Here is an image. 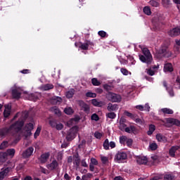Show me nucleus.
Wrapping results in <instances>:
<instances>
[{
    "instance_id": "nucleus-1",
    "label": "nucleus",
    "mask_w": 180,
    "mask_h": 180,
    "mask_svg": "<svg viewBox=\"0 0 180 180\" xmlns=\"http://www.w3.org/2000/svg\"><path fill=\"white\" fill-rule=\"evenodd\" d=\"M19 116H20V118L18 120V121L11 124L10 127H6L0 130V136L5 137L11 134L14 136L22 129L25 119H27L28 116V112L25 111L22 113H17L16 115L14 116L12 121L15 120V119L17 117H19Z\"/></svg>"
},
{
    "instance_id": "nucleus-2",
    "label": "nucleus",
    "mask_w": 180,
    "mask_h": 180,
    "mask_svg": "<svg viewBox=\"0 0 180 180\" xmlns=\"http://www.w3.org/2000/svg\"><path fill=\"white\" fill-rule=\"evenodd\" d=\"M139 48L142 50L143 55L139 54V59L141 62L146 63L148 65H150L153 61V56L146 47H144L143 45H139Z\"/></svg>"
},
{
    "instance_id": "nucleus-3",
    "label": "nucleus",
    "mask_w": 180,
    "mask_h": 180,
    "mask_svg": "<svg viewBox=\"0 0 180 180\" xmlns=\"http://www.w3.org/2000/svg\"><path fill=\"white\" fill-rule=\"evenodd\" d=\"M78 131L79 128L77 126L70 128V129L68 131V134H66V140H68V141H72L73 139H75Z\"/></svg>"
},
{
    "instance_id": "nucleus-4",
    "label": "nucleus",
    "mask_w": 180,
    "mask_h": 180,
    "mask_svg": "<svg viewBox=\"0 0 180 180\" xmlns=\"http://www.w3.org/2000/svg\"><path fill=\"white\" fill-rule=\"evenodd\" d=\"M107 98L109 101L112 102H120L122 101V96L112 92H109L107 94Z\"/></svg>"
},
{
    "instance_id": "nucleus-5",
    "label": "nucleus",
    "mask_w": 180,
    "mask_h": 180,
    "mask_svg": "<svg viewBox=\"0 0 180 180\" xmlns=\"http://www.w3.org/2000/svg\"><path fill=\"white\" fill-rule=\"evenodd\" d=\"M22 90L16 84L12 88V96L14 98L18 99L20 97Z\"/></svg>"
},
{
    "instance_id": "nucleus-6",
    "label": "nucleus",
    "mask_w": 180,
    "mask_h": 180,
    "mask_svg": "<svg viewBox=\"0 0 180 180\" xmlns=\"http://www.w3.org/2000/svg\"><path fill=\"white\" fill-rule=\"evenodd\" d=\"M127 158V155L126 152H118L115 155V159L118 162H122L124 160H126Z\"/></svg>"
},
{
    "instance_id": "nucleus-7",
    "label": "nucleus",
    "mask_w": 180,
    "mask_h": 180,
    "mask_svg": "<svg viewBox=\"0 0 180 180\" xmlns=\"http://www.w3.org/2000/svg\"><path fill=\"white\" fill-rule=\"evenodd\" d=\"M160 53L166 58H169L172 55V52L169 51L167 46H162L160 49Z\"/></svg>"
},
{
    "instance_id": "nucleus-8",
    "label": "nucleus",
    "mask_w": 180,
    "mask_h": 180,
    "mask_svg": "<svg viewBox=\"0 0 180 180\" xmlns=\"http://www.w3.org/2000/svg\"><path fill=\"white\" fill-rule=\"evenodd\" d=\"M169 36L176 37L180 35V27H176L168 32Z\"/></svg>"
},
{
    "instance_id": "nucleus-9",
    "label": "nucleus",
    "mask_w": 180,
    "mask_h": 180,
    "mask_svg": "<svg viewBox=\"0 0 180 180\" xmlns=\"http://www.w3.org/2000/svg\"><path fill=\"white\" fill-rule=\"evenodd\" d=\"M94 43L91 42V41H85L84 43H82L81 45L79 46V49L86 51L89 49V46H93Z\"/></svg>"
},
{
    "instance_id": "nucleus-10",
    "label": "nucleus",
    "mask_w": 180,
    "mask_h": 180,
    "mask_svg": "<svg viewBox=\"0 0 180 180\" xmlns=\"http://www.w3.org/2000/svg\"><path fill=\"white\" fill-rule=\"evenodd\" d=\"M34 152V148L32 146L29 147L22 153V157L24 158H30Z\"/></svg>"
},
{
    "instance_id": "nucleus-11",
    "label": "nucleus",
    "mask_w": 180,
    "mask_h": 180,
    "mask_svg": "<svg viewBox=\"0 0 180 180\" xmlns=\"http://www.w3.org/2000/svg\"><path fill=\"white\" fill-rule=\"evenodd\" d=\"M79 105L81 107L82 110H84V112H85V113H89L90 107L89 105L85 103L83 101H79Z\"/></svg>"
},
{
    "instance_id": "nucleus-12",
    "label": "nucleus",
    "mask_w": 180,
    "mask_h": 180,
    "mask_svg": "<svg viewBox=\"0 0 180 180\" xmlns=\"http://www.w3.org/2000/svg\"><path fill=\"white\" fill-rule=\"evenodd\" d=\"M34 129V124L32 122L27 124L25 127L24 130L27 132V136H30L32 135L31 131Z\"/></svg>"
},
{
    "instance_id": "nucleus-13",
    "label": "nucleus",
    "mask_w": 180,
    "mask_h": 180,
    "mask_svg": "<svg viewBox=\"0 0 180 180\" xmlns=\"http://www.w3.org/2000/svg\"><path fill=\"white\" fill-rule=\"evenodd\" d=\"M11 167H6V169H1L0 172V180H4L6 176H7L11 172Z\"/></svg>"
},
{
    "instance_id": "nucleus-14",
    "label": "nucleus",
    "mask_w": 180,
    "mask_h": 180,
    "mask_svg": "<svg viewBox=\"0 0 180 180\" xmlns=\"http://www.w3.org/2000/svg\"><path fill=\"white\" fill-rule=\"evenodd\" d=\"M12 110V105L8 103L5 105V110L4 111V117H8L11 115V110Z\"/></svg>"
},
{
    "instance_id": "nucleus-15",
    "label": "nucleus",
    "mask_w": 180,
    "mask_h": 180,
    "mask_svg": "<svg viewBox=\"0 0 180 180\" xmlns=\"http://www.w3.org/2000/svg\"><path fill=\"white\" fill-rule=\"evenodd\" d=\"M91 103L96 107L101 108L106 105V103L105 101H98L97 99H92Z\"/></svg>"
},
{
    "instance_id": "nucleus-16",
    "label": "nucleus",
    "mask_w": 180,
    "mask_h": 180,
    "mask_svg": "<svg viewBox=\"0 0 180 180\" xmlns=\"http://www.w3.org/2000/svg\"><path fill=\"white\" fill-rule=\"evenodd\" d=\"M107 109L108 112H116V110L119 109V105H117V104H112L111 103H109L108 104Z\"/></svg>"
},
{
    "instance_id": "nucleus-17",
    "label": "nucleus",
    "mask_w": 180,
    "mask_h": 180,
    "mask_svg": "<svg viewBox=\"0 0 180 180\" xmlns=\"http://www.w3.org/2000/svg\"><path fill=\"white\" fill-rule=\"evenodd\" d=\"M46 167L49 170H54L58 167V163L56 160H53V162L47 165Z\"/></svg>"
},
{
    "instance_id": "nucleus-18",
    "label": "nucleus",
    "mask_w": 180,
    "mask_h": 180,
    "mask_svg": "<svg viewBox=\"0 0 180 180\" xmlns=\"http://www.w3.org/2000/svg\"><path fill=\"white\" fill-rule=\"evenodd\" d=\"M136 162L139 165H146L148 162V158L146 156H138L136 158Z\"/></svg>"
},
{
    "instance_id": "nucleus-19",
    "label": "nucleus",
    "mask_w": 180,
    "mask_h": 180,
    "mask_svg": "<svg viewBox=\"0 0 180 180\" xmlns=\"http://www.w3.org/2000/svg\"><path fill=\"white\" fill-rule=\"evenodd\" d=\"M180 149V146H172V148H170V150H169V155H170V156L172 158H174L175 157V153Z\"/></svg>"
},
{
    "instance_id": "nucleus-20",
    "label": "nucleus",
    "mask_w": 180,
    "mask_h": 180,
    "mask_svg": "<svg viewBox=\"0 0 180 180\" xmlns=\"http://www.w3.org/2000/svg\"><path fill=\"white\" fill-rule=\"evenodd\" d=\"M158 68L159 65H155L153 68H150V69H146V72L150 76H153L155 75V70H158Z\"/></svg>"
},
{
    "instance_id": "nucleus-21",
    "label": "nucleus",
    "mask_w": 180,
    "mask_h": 180,
    "mask_svg": "<svg viewBox=\"0 0 180 180\" xmlns=\"http://www.w3.org/2000/svg\"><path fill=\"white\" fill-rule=\"evenodd\" d=\"M124 131L128 134H137V129L134 126H130L129 127H126Z\"/></svg>"
},
{
    "instance_id": "nucleus-22",
    "label": "nucleus",
    "mask_w": 180,
    "mask_h": 180,
    "mask_svg": "<svg viewBox=\"0 0 180 180\" xmlns=\"http://www.w3.org/2000/svg\"><path fill=\"white\" fill-rule=\"evenodd\" d=\"M49 157H50L49 153H43L41 155L39 160L41 163H46L47 162L48 159L49 158Z\"/></svg>"
},
{
    "instance_id": "nucleus-23",
    "label": "nucleus",
    "mask_w": 180,
    "mask_h": 180,
    "mask_svg": "<svg viewBox=\"0 0 180 180\" xmlns=\"http://www.w3.org/2000/svg\"><path fill=\"white\" fill-rule=\"evenodd\" d=\"M167 122L172 125H176V126L180 125V121L179 120L174 119V118H167Z\"/></svg>"
},
{
    "instance_id": "nucleus-24",
    "label": "nucleus",
    "mask_w": 180,
    "mask_h": 180,
    "mask_svg": "<svg viewBox=\"0 0 180 180\" xmlns=\"http://www.w3.org/2000/svg\"><path fill=\"white\" fill-rule=\"evenodd\" d=\"M41 96V94L39 93H35V94H31L29 95V100L32 101H36Z\"/></svg>"
},
{
    "instance_id": "nucleus-25",
    "label": "nucleus",
    "mask_w": 180,
    "mask_h": 180,
    "mask_svg": "<svg viewBox=\"0 0 180 180\" xmlns=\"http://www.w3.org/2000/svg\"><path fill=\"white\" fill-rule=\"evenodd\" d=\"M63 101V99L59 96H53L51 99V103L54 105H58Z\"/></svg>"
},
{
    "instance_id": "nucleus-26",
    "label": "nucleus",
    "mask_w": 180,
    "mask_h": 180,
    "mask_svg": "<svg viewBox=\"0 0 180 180\" xmlns=\"http://www.w3.org/2000/svg\"><path fill=\"white\" fill-rule=\"evenodd\" d=\"M174 70L172 63H165L164 71L165 72H172Z\"/></svg>"
},
{
    "instance_id": "nucleus-27",
    "label": "nucleus",
    "mask_w": 180,
    "mask_h": 180,
    "mask_svg": "<svg viewBox=\"0 0 180 180\" xmlns=\"http://www.w3.org/2000/svg\"><path fill=\"white\" fill-rule=\"evenodd\" d=\"M53 85L51 84H45V85H42L40 89L42 90V91H49L50 89H53Z\"/></svg>"
},
{
    "instance_id": "nucleus-28",
    "label": "nucleus",
    "mask_w": 180,
    "mask_h": 180,
    "mask_svg": "<svg viewBox=\"0 0 180 180\" xmlns=\"http://www.w3.org/2000/svg\"><path fill=\"white\" fill-rule=\"evenodd\" d=\"M8 158V153L6 152H0V162H6Z\"/></svg>"
},
{
    "instance_id": "nucleus-29",
    "label": "nucleus",
    "mask_w": 180,
    "mask_h": 180,
    "mask_svg": "<svg viewBox=\"0 0 180 180\" xmlns=\"http://www.w3.org/2000/svg\"><path fill=\"white\" fill-rule=\"evenodd\" d=\"M162 15L161 13H158L156 16L153 18V23L155 24L158 22L162 21Z\"/></svg>"
},
{
    "instance_id": "nucleus-30",
    "label": "nucleus",
    "mask_w": 180,
    "mask_h": 180,
    "mask_svg": "<svg viewBox=\"0 0 180 180\" xmlns=\"http://www.w3.org/2000/svg\"><path fill=\"white\" fill-rule=\"evenodd\" d=\"M101 160L102 162V164L107 165L109 163V158L107 156H105L103 155H100Z\"/></svg>"
},
{
    "instance_id": "nucleus-31",
    "label": "nucleus",
    "mask_w": 180,
    "mask_h": 180,
    "mask_svg": "<svg viewBox=\"0 0 180 180\" xmlns=\"http://www.w3.org/2000/svg\"><path fill=\"white\" fill-rule=\"evenodd\" d=\"M51 112L55 113V115H57L58 116H61V111L59 110V108L56 106H54L51 108Z\"/></svg>"
},
{
    "instance_id": "nucleus-32",
    "label": "nucleus",
    "mask_w": 180,
    "mask_h": 180,
    "mask_svg": "<svg viewBox=\"0 0 180 180\" xmlns=\"http://www.w3.org/2000/svg\"><path fill=\"white\" fill-rule=\"evenodd\" d=\"M16 153V150L15 148H9L7 149L6 153L7 154V156H11L13 157L15 155V153Z\"/></svg>"
},
{
    "instance_id": "nucleus-33",
    "label": "nucleus",
    "mask_w": 180,
    "mask_h": 180,
    "mask_svg": "<svg viewBox=\"0 0 180 180\" xmlns=\"http://www.w3.org/2000/svg\"><path fill=\"white\" fill-rule=\"evenodd\" d=\"M156 139L159 142H165L167 141L165 136H164L161 134H158L156 136Z\"/></svg>"
},
{
    "instance_id": "nucleus-34",
    "label": "nucleus",
    "mask_w": 180,
    "mask_h": 180,
    "mask_svg": "<svg viewBox=\"0 0 180 180\" xmlns=\"http://www.w3.org/2000/svg\"><path fill=\"white\" fill-rule=\"evenodd\" d=\"M106 119H116V113L110 111V112L105 114Z\"/></svg>"
},
{
    "instance_id": "nucleus-35",
    "label": "nucleus",
    "mask_w": 180,
    "mask_h": 180,
    "mask_svg": "<svg viewBox=\"0 0 180 180\" xmlns=\"http://www.w3.org/2000/svg\"><path fill=\"white\" fill-rule=\"evenodd\" d=\"M158 148V144L155 142L150 143L149 149L152 151L156 150Z\"/></svg>"
},
{
    "instance_id": "nucleus-36",
    "label": "nucleus",
    "mask_w": 180,
    "mask_h": 180,
    "mask_svg": "<svg viewBox=\"0 0 180 180\" xmlns=\"http://www.w3.org/2000/svg\"><path fill=\"white\" fill-rule=\"evenodd\" d=\"M162 112L165 115H173L174 111L169 108H165L162 109Z\"/></svg>"
},
{
    "instance_id": "nucleus-37",
    "label": "nucleus",
    "mask_w": 180,
    "mask_h": 180,
    "mask_svg": "<svg viewBox=\"0 0 180 180\" xmlns=\"http://www.w3.org/2000/svg\"><path fill=\"white\" fill-rule=\"evenodd\" d=\"M127 125L124 123V122L122 121V120H120V129L122 131H124L126 130Z\"/></svg>"
},
{
    "instance_id": "nucleus-38",
    "label": "nucleus",
    "mask_w": 180,
    "mask_h": 180,
    "mask_svg": "<svg viewBox=\"0 0 180 180\" xmlns=\"http://www.w3.org/2000/svg\"><path fill=\"white\" fill-rule=\"evenodd\" d=\"M103 148L105 150H108L110 149V142H109V139H106L105 141H104V143H103Z\"/></svg>"
},
{
    "instance_id": "nucleus-39",
    "label": "nucleus",
    "mask_w": 180,
    "mask_h": 180,
    "mask_svg": "<svg viewBox=\"0 0 180 180\" xmlns=\"http://www.w3.org/2000/svg\"><path fill=\"white\" fill-rule=\"evenodd\" d=\"M8 147V141H4L0 145V150H4Z\"/></svg>"
},
{
    "instance_id": "nucleus-40",
    "label": "nucleus",
    "mask_w": 180,
    "mask_h": 180,
    "mask_svg": "<svg viewBox=\"0 0 180 180\" xmlns=\"http://www.w3.org/2000/svg\"><path fill=\"white\" fill-rule=\"evenodd\" d=\"M74 94H75V90L70 89L69 90V91L66 92V98H71L73 97Z\"/></svg>"
},
{
    "instance_id": "nucleus-41",
    "label": "nucleus",
    "mask_w": 180,
    "mask_h": 180,
    "mask_svg": "<svg viewBox=\"0 0 180 180\" xmlns=\"http://www.w3.org/2000/svg\"><path fill=\"white\" fill-rule=\"evenodd\" d=\"M64 112L66 113V115H72V113H74V110L71 107H66Z\"/></svg>"
},
{
    "instance_id": "nucleus-42",
    "label": "nucleus",
    "mask_w": 180,
    "mask_h": 180,
    "mask_svg": "<svg viewBox=\"0 0 180 180\" xmlns=\"http://www.w3.org/2000/svg\"><path fill=\"white\" fill-rule=\"evenodd\" d=\"M58 121L56 120H50L49 124L53 128L55 129L56 125L58 124Z\"/></svg>"
},
{
    "instance_id": "nucleus-43",
    "label": "nucleus",
    "mask_w": 180,
    "mask_h": 180,
    "mask_svg": "<svg viewBox=\"0 0 180 180\" xmlns=\"http://www.w3.org/2000/svg\"><path fill=\"white\" fill-rule=\"evenodd\" d=\"M155 130V125L150 124L149 127V131H148V135L151 136Z\"/></svg>"
},
{
    "instance_id": "nucleus-44",
    "label": "nucleus",
    "mask_w": 180,
    "mask_h": 180,
    "mask_svg": "<svg viewBox=\"0 0 180 180\" xmlns=\"http://www.w3.org/2000/svg\"><path fill=\"white\" fill-rule=\"evenodd\" d=\"M143 13L147 15H151V10L149 6H146L143 8Z\"/></svg>"
},
{
    "instance_id": "nucleus-45",
    "label": "nucleus",
    "mask_w": 180,
    "mask_h": 180,
    "mask_svg": "<svg viewBox=\"0 0 180 180\" xmlns=\"http://www.w3.org/2000/svg\"><path fill=\"white\" fill-rule=\"evenodd\" d=\"M93 174L91 173H86L85 175L82 176V180H88L89 179L92 178Z\"/></svg>"
},
{
    "instance_id": "nucleus-46",
    "label": "nucleus",
    "mask_w": 180,
    "mask_h": 180,
    "mask_svg": "<svg viewBox=\"0 0 180 180\" xmlns=\"http://www.w3.org/2000/svg\"><path fill=\"white\" fill-rule=\"evenodd\" d=\"M91 83L94 86H100L101 83L98 82V80L96 78H93L91 79Z\"/></svg>"
},
{
    "instance_id": "nucleus-47",
    "label": "nucleus",
    "mask_w": 180,
    "mask_h": 180,
    "mask_svg": "<svg viewBox=\"0 0 180 180\" xmlns=\"http://www.w3.org/2000/svg\"><path fill=\"white\" fill-rule=\"evenodd\" d=\"M163 84L167 88V91L169 92V94H170V96H174V91H173L172 89V88H169L168 89L167 87V83L165 82H164Z\"/></svg>"
},
{
    "instance_id": "nucleus-48",
    "label": "nucleus",
    "mask_w": 180,
    "mask_h": 180,
    "mask_svg": "<svg viewBox=\"0 0 180 180\" xmlns=\"http://www.w3.org/2000/svg\"><path fill=\"white\" fill-rule=\"evenodd\" d=\"M124 115L127 116V117H130L131 119H134V115H133L131 112H129L128 111L125 110L124 112Z\"/></svg>"
},
{
    "instance_id": "nucleus-49",
    "label": "nucleus",
    "mask_w": 180,
    "mask_h": 180,
    "mask_svg": "<svg viewBox=\"0 0 180 180\" xmlns=\"http://www.w3.org/2000/svg\"><path fill=\"white\" fill-rule=\"evenodd\" d=\"M91 119L93 121L98 122L99 121V117L97 114L94 113L91 116Z\"/></svg>"
},
{
    "instance_id": "nucleus-50",
    "label": "nucleus",
    "mask_w": 180,
    "mask_h": 180,
    "mask_svg": "<svg viewBox=\"0 0 180 180\" xmlns=\"http://www.w3.org/2000/svg\"><path fill=\"white\" fill-rule=\"evenodd\" d=\"M127 140V138L126 137V136H122L120 137V143L121 144H124V143H126Z\"/></svg>"
},
{
    "instance_id": "nucleus-51",
    "label": "nucleus",
    "mask_w": 180,
    "mask_h": 180,
    "mask_svg": "<svg viewBox=\"0 0 180 180\" xmlns=\"http://www.w3.org/2000/svg\"><path fill=\"white\" fill-rule=\"evenodd\" d=\"M86 97H89V98H96L97 96L96 93H93V92H87L86 94Z\"/></svg>"
},
{
    "instance_id": "nucleus-52",
    "label": "nucleus",
    "mask_w": 180,
    "mask_h": 180,
    "mask_svg": "<svg viewBox=\"0 0 180 180\" xmlns=\"http://www.w3.org/2000/svg\"><path fill=\"white\" fill-rule=\"evenodd\" d=\"M41 130V127H37V129L36 130L34 134V137L35 139L39 136Z\"/></svg>"
},
{
    "instance_id": "nucleus-53",
    "label": "nucleus",
    "mask_w": 180,
    "mask_h": 180,
    "mask_svg": "<svg viewBox=\"0 0 180 180\" xmlns=\"http://www.w3.org/2000/svg\"><path fill=\"white\" fill-rule=\"evenodd\" d=\"M55 129H56L58 131H61L63 129V124L60 122H58Z\"/></svg>"
},
{
    "instance_id": "nucleus-54",
    "label": "nucleus",
    "mask_w": 180,
    "mask_h": 180,
    "mask_svg": "<svg viewBox=\"0 0 180 180\" xmlns=\"http://www.w3.org/2000/svg\"><path fill=\"white\" fill-rule=\"evenodd\" d=\"M98 34L101 37L104 38V37H106L107 32H105V31H103V30H101V31H98Z\"/></svg>"
},
{
    "instance_id": "nucleus-55",
    "label": "nucleus",
    "mask_w": 180,
    "mask_h": 180,
    "mask_svg": "<svg viewBox=\"0 0 180 180\" xmlns=\"http://www.w3.org/2000/svg\"><path fill=\"white\" fill-rule=\"evenodd\" d=\"M150 5H151L152 6H155V8H158V6H159L158 2L155 0L150 1Z\"/></svg>"
},
{
    "instance_id": "nucleus-56",
    "label": "nucleus",
    "mask_w": 180,
    "mask_h": 180,
    "mask_svg": "<svg viewBox=\"0 0 180 180\" xmlns=\"http://www.w3.org/2000/svg\"><path fill=\"white\" fill-rule=\"evenodd\" d=\"M174 176L171 174H166L164 177L165 180H174Z\"/></svg>"
},
{
    "instance_id": "nucleus-57",
    "label": "nucleus",
    "mask_w": 180,
    "mask_h": 180,
    "mask_svg": "<svg viewBox=\"0 0 180 180\" xmlns=\"http://www.w3.org/2000/svg\"><path fill=\"white\" fill-rule=\"evenodd\" d=\"M94 137L97 139H101L102 137V134L99 131H96L94 133Z\"/></svg>"
},
{
    "instance_id": "nucleus-58",
    "label": "nucleus",
    "mask_w": 180,
    "mask_h": 180,
    "mask_svg": "<svg viewBox=\"0 0 180 180\" xmlns=\"http://www.w3.org/2000/svg\"><path fill=\"white\" fill-rule=\"evenodd\" d=\"M91 164L93 165H98V161L96 158H91Z\"/></svg>"
},
{
    "instance_id": "nucleus-59",
    "label": "nucleus",
    "mask_w": 180,
    "mask_h": 180,
    "mask_svg": "<svg viewBox=\"0 0 180 180\" xmlns=\"http://www.w3.org/2000/svg\"><path fill=\"white\" fill-rule=\"evenodd\" d=\"M126 143L128 147H131L133 143V140L131 139H127L126 141Z\"/></svg>"
},
{
    "instance_id": "nucleus-60",
    "label": "nucleus",
    "mask_w": 180,
    "mask_h": 180,
    "mask_svg": "<svg viewBox=\"0 0 180 180\" xmlns=\"http://www.w3.org/2000/svg\"><path fill=\"white\" fill-rule=\"evenodd\" d=\"M121 72L124 75H131V72H129L127 70L122 68L121 69Z\"/></svg>"
},
{
    "instance_id": "nucleus-61",
    "label": "nucleus",
    "mask_w": 180,
    "mask_h": 180,
    "mask_svg": "<svg viewBox=\"0 0 180 180\" xmlns=\"http://www.w3.org/2000/svg\"><path fill=\"white\" fill-rule=\"evenodd\" d=\"M174 86H176V88L180 89V77H177V79H176V84H174Z\"/></svg>"
},
{
    "instance_id": "nucleus-62",
    "label": "nucleus",
    "mask_w": 180,
    "mask_h": 180,
    "mask_svg": "<svg viewBox=\"0 0 180 180\" xmlns=\"http://www.w3.org/2000/svg\"><path fill=\"white\" fill-rule=\"evenodd\" d=\"M135 108H136L138 110H141V112H143V110H144V106L142 105H136Z\"/></svg>"
},
{
    "instance_id": "nucleus-63",
    "label": "nucleus",
    "mask_w": 180,
    "mask_h": 180,
    "mask_svg": "<svg viewBox=\"0 0 180 180\" xmlns=\"http://www.w3.org/2000/svg\"><path fill=\"white\" fill-rule=\"evenodd\" d=\"M63 158V152H58L57 155V159L58 161L61 160Z\"/></svg>"
},
{
    "instance_id": "nucleus-64",
    "label": "nucleus",
    "mask_w": 180,
    "mask_h": 180,
    "mask_svg": "<svg viewBox=\"0 0 180 180\" xmlns=\"http://www.w3.org/2000/svg\"><path fill=\"white\" fill-rule=\"evenodd\" d=\"M144 107V110H147V112H150V107L148 103H146Z\"/></svg>"
}]
</instances>
